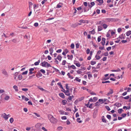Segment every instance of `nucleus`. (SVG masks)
I'll list each match as a JSON object with an SVG mask.
<instances>
[{
	"label": "nucleus",
	"mask_w": 131,
	"mask_h": 131,
	"mask_svg": "<svg viewBox=\"0 0 131 131\" xmlns=\"http://www.w3.org/2000/svg\"><path fill=\"white\" fill-rule=\"evenodd\" d=\"M113 93V89H110V91L107 93V96H109L110 95L112 94Z\"/></svg>",
	"instance_id": "obj_5"
},
{
	"label": "nucleus",
	"mask_w": 131,
	"mask_h": 131,
	"mask_svg": "<svg viewBox=\"0 0 131 131\" xmlns=\"http://www.w3.org/2000/svg\"><path fill=\"white\" fill-rule=\"evenodd\" d=\"M101 36H100L98 37L97 38V41L98 42H100L101 40Z\"/></svg>",
	"instance_id": "obj_38"
},
{
	"label": "nucleus",
	"mask_w": 131,
	"mask_h": 131,
	"mask_svg": "<svg viewBox=\"0 0 131 131\" xmlns=\"http://www.w3.org/2000/svg\"><path fill=\"white\" fill-rule=\"evenodd\" d=\"M62 129V127L61 126H59L58 127V130H60Z\"/></svg>",
	"instance_id": "obj_41"
},
{
	"label": "nucleus",
	"mask_w": 131,
	"mask_h": 131,
	"mask_svg": "<svg viewBox=\"0 0 131 131\" xmlns=\"http://www.w3.org/2000/svg\"><path fill=\"white\" fill-rule=\"evenodd\" d=\"M109 79V78H103L102 79V80L105 81L108 79Z\"/></svg>",
	"instance_id": "obj_36"
},
{
	"label": "nucleus",
	"mask_w": 131,
	"mask_h": 131,
	"mask_svg": "<svg viewBox=\"0 0 131 131\" xmlns=\"http://www.w3.org/2000/svg\"><path fill=\"white\" fill-rule=\"evenodd\" d=\"M79 43H77L76 44V47L77 48H79Z\"/></svg>",
	"instance_id": "obj_60"
},
{
	"label": "nucleus",
	"mask_w": 131,
	"mask_h": 131,
	"mask_svg": "<svg viewBox=\"0 0 131 131\" xmlns=\"http://www.w3.org/2000/svg\"><path fill=\"white\" fill-rule=\"evenodd\" d=\"M96 1L101 4H102L103 3V0H96Z\"/></svg>",
	"instance_id": "obj_30"
},
{
	"label": "nucleus",
	"mask_w": 131,
	"mask_h": 131,
	"mask_svg": "<svg viewBox=\"0 0 131 131\" xmlns=\"http://www.w3.org/2000/svg\"><path fill=\"white\" fill-rule=\"evenodd\" d=\"M57 85H58L60 86V87L62 89H63V88L62 86V85H61L60 82H59L57 83Z\"/></svg>",
	"instance_id": "obj_22"
},
{
	"label": "nucleus",
	"mask_w": 131,
	"mask_h": 131,
	"mask_svg": "<svg viewBox=\"0 0 131 131\" xmlns=\"http://www.w3.org/2000/svg\"><path fill=\"white\" fill-rule=\"evenodd\" d=\"M61 51H62V50L61 49H59V50H57L56 51V52L57 53H59L61 52Z\"/></svg>",
	"instance_id": "obj_59"
},
{
	"label": "nucleus",
	"mask_w": 131,
	"mask_h": 131,
	"mask_svg": "<svg viewBox=\"0 0 131 131\" xmlns=\"http://www.w3.org/2000/svg\"><path fill=\"white\" fill-rule=\"evenodd\" d=\"M95 57L96 58V59L97 60L99 59L100 58V57L99 56H97V55H96Z\"/></svg>",
	"instance_id": "obj_47"
},
{
	"label": "nucleus",
	"mask_w": 131,
	"mask_h": 131,
	"mask_svg": "<svg viewBox=\"0 0 131 131\" xmlns=\"http://www.w3.org/2000/svg\"><path fill=\"white\" fill-rule=\"evenodd\" d=\"M9 97L8 96H6L5 97L4 99L6 101L8 100L9 98Z\"/></svg>",
	"instance_id": "obj_27"
},
{
	"label": "nucleus",
	"mask_w": 131,
	"mask_h": 131,
	"mask_svg": "<svg viewBox=\"0 0 131 131\" xmlns=\"http://www.w3.org/2000/svg\"><path fill=\"white\" fill-rule=\"evenodd\" d=\"M28 73V71H26L25 72H24L22 73V75H25V74H26Z\"/></svg>",
	"instance_id": "obj_40"
},
{
	"label": "nucleus",
	"mask_w": 131,
	"mask_h": 131,
	"mask_svg": "<svg viewBox=\"0 0 131 131\" xmlns=\"http://www.w3.org/2000/svg\"><path fill=\"white\" fill-rule=\"evenodd\" d=\"M18 74V73L17 72H16L15 73V74H14V79L15 80L16 79V77H17Z\"/></svg>",
	"instance_id": "obj_17"
},
{
	"label": "nucleus",
	"mask_w": 131,
	"mask_h": 131,
	"mask_svg": "<svg viewBox=\"0 0 131 131\" xmlns=\"http://www.w3.org/2000/svg\"><path fill=\"white\" fill-rule=\"evenodd\" d=\"M2 71V73L3 74H4L6 76L8 77V73L5 69H3Z\"/></svg>",
	"instance_id": "obj_3"
},
{
	"label": "nucleus",
	"mask_w": 131,
	"mask_h": 131,
	"mask_svg": "<svg viewBox=\"0 0 131 131\" xmlns=\"http://www.w3.org/2000/svg\"><path fill=\"white\" fill-rule=\"evenodd\" d=\"M99 101L100 102H101V104H102L103 103V100L102 99H100L99 100Z\"/></svg>",
	"instance_id": "obj_26"
},
{
	"label": "nucleus",
	"mask_w": 131,
	"mask_h": 131,
	"mask_svg": "<svg viewBox=\"0 0 131 131\" xmlns=\"http://www.w3.org/2000/svg\"><path fill=\"white\" fill-rule=\"evenodd\" d=\"M67 75L68 76L69 78L70 79H72L73 78V77L70 75V74L69 73H68Z\"/></svg>",
	"instance_id": "obj_24"
},
{
	"label": "nucleus",
	"mask_w": 131,
	"mask_h": 131,
	"mask_svg": "<svg viewBox=\"0 0 131 131\" xmlns=\"http://www.w3.org/2000/svg\"><path fill=\"white\" fill-rule=\"evenodd\" d=\"M65 94L66 95L68 96H69L70 95V94L69 93V90H66V92H65Z\"/></svg>",
	"instance_id": "obj_10"
},
{
	"label": "nucleus",
	"mask_w": 131,
	"mask_h": 131,
	"mask_svg": "<svg viewBox=\"0 0 131 131\" xmlns=\"http://www.w3.org/2000/svg\"><path fill=\"white\" fill-rule=\"evenodd\" d=\"M71 68L74 69H76V68L75 67L74 65H71Z\"/></svg>",
	"instance_id": "obj_63"
},
{
	"label": "nucleus",
	"mask_w": 131,
	"mask_h": 131,
	"mask_svg": "<svg viewBox=\"0 0 131 131\" xmlns=\"http://www.w3.org/2000/svg\"><path fill=\"white\" fill-rule=\"evenodd\" d=\"M119 38L121 39H124V36L123 35V34H122L121 35L119 36Z\"/></svg>",
	"instance_id": "obj_42"
},
{
	"label": "nucleus",
	"mask_w": 131,
	"mask_h": 131,
	"mask_svg": "<svg viewBox=\"0 0 131 131\" xmlns=\"http://www.w3.org/2000/svg\"><path fill=\"white\" fill-rule=\"evenodd\" d=\"M7 33H6V34H5V33H3V34L2 35V36L3 37V36L5 37H8L10 36H8L7 35Z\"/></svg>",
	"instance_id": "obj_21"
},
{
	"label": "nucleus",
	"mask_w": 131,
	"mask_h": 131,
	"mask_svg": "<svg viewBox=\"0 0 131 131\" xmlns=\"http://www.w3.org/2000/svg\"><path fill=\"white\" fill-rule=\"evenodd\" d=\"M95 104L96 106H99L100 105V104L98 102L96 103Z\"/></svg>",
	"instance_id": "obj_53"
},
{
	"label": "nucleus",
	"mask_w": 131,
	"mask_h": 131,
	"mask_svg": "<svg viewBox=\"0 0 131 131\" xmlns=\"http://www.w3.org/2000/svg\"><path fill=\"white\" fill-rule=\"evenodd\" d=\"M66 61L65 60H64L62 62V65H64L66 63Z\"/></svg>",
	"instance_id": "obj_39"
},
{
	"label": "nucleus",
	"mask_w": 131,
	"mask_h": 131,
	"mask_svg": "<svg viewBox=\"0 0 131 131\" xmlns=\"http://www.w3.org/2000/svg\"><path fill=\"white\" fill-rule=\"evenodd\" d=\"M67 57L68 58V59H69L70 60H72L73 58V56L72 55H71L70 56L68 55L67 56Z\"/></svg>",
	"instance_id": "obj_13"
},
{
	"label": "nucleus",
	"mask_w": 131,
	"mask_h": 131,
	"mask_svg": "<svg viewBox=\"0 0 131 131\" xmlns=\"http://www.w3.org/2000/svg\"><path fill=\"white\" fill-rule=\"evenodd\" d=\"M126 113H123L122 115V116L123 117H124L126 116Z\"/></svg>",
	"instance_id": "obj_54"
},
{
	"label": "nucleus",
	"mask_w": 131,
	"mask_h": 131,
	"mask_svg": "<svg viewBox=\"0 0 131 131\" xmlns=\"http://www.w3.org/2000/svg\"><path fill=\"white\" fill-rule=\"evenodd\" d=\"M111 49V47H109L106 48V49L107 51H109Z\"/></svg>",
	"instance_id": "obj_61"
},
{
	"label": "nucleus",
	"mask_w": 131,
	"mask_h": 131,
	"mask_svg": "<svg viewBox=\"0 0 131 131\" xmlns=\"http://www.w3.org/2000/svg\"><path fill=\"white\" fill-rule=\"evenodd\" d=\"M40 65L43 67L46 68H48L51 67V66L50 64L48 63V62L45 61H44L43 62H41L40 64Z\"/></svg>",
	"instance_id": "obj_2"
},
{
	"label": "nucleus",
	"mask_w": 131,
	"mask_h": 131,
	"mask_svg": "<svg viewBox=\"0 0 131 131\" xmlns=\"http://www.w3.org/2000/svg\"><path fill=\"white\" fill-rule=\"evenodd\" d=\"M34 114L37 117H39L40 116L39 114L36 113H34Z\"/></svg>",
	"instance_id": "obj_57"
},
{
	"label": "nucleus",
	"mask_w": 131,
	"mask_h": 131,
	"mask_svg": "<svg viewBox=\"0 0 131 131\" xmlns=\"http://www.w3.org/2000/svg\"><path fill=\"white\" fill-rule=\"evenodd\" d=\"M110 82L109 81H102V83H110Z\"/></svg>",
	"instance_id": "obj_44"
},
{
	"label": "nucleus",
	"mask_w": 131,
	"mask_h": 131,
	"mask_svg": "<svg viewBox=\"0 0 131 131\" xmlns=\"http://www.w3.org/2000/svg\"><path fill=\"white\" fill-rule=\"evenodd\" d=\"M78 67H80V64L79 63H76L75 64Z\"/></svg>",
	"instance_id": "obj_43"
},
{
	"label": "nucleus",
	"mask_w": 131,
	"mask_h": 131,
	"mask_svg": "<svg viewBox=\"0 0 131 131\" xmlns=\"http://www.w3.org/2000/svg\"><path fill=\"white\" fill-rule=\"evenodd\" d=\"M102 26L105 29H106L107 27V26L105 24H103L102 25Z\"/></svg>",
	"instance_id": "obj_34"
},
{
	"label": "nucleus",
	"mask_w": 131,
	"mask_h": 131,
	"mask_svg": "<svg viewBox=\"0 0 131 131\" xmlns=\"http://www.w3.org/2000/svg\"><path fill=\"white\" fill-rule=\"evenodd\" d=\"M34 25L35 27H37L38 25V24L37 23H35L34 24Z\"/></svg>",
	"instance_id": "obj_46"
},
{
	"label": "nucleus",
	"mask_w": 131,
	"mask_h": 131,
	"mask_svg": "<svg viewBox=\"0 0 131 131\" xmlns=\"http://www.w3.org/2000/svg\"><path fill=\"white\" fill-rule=\"evenodd\" d=\"M121 71V70L119 68L118 69H117L116 70H112V71H113V72H118V71Z\"/></svg>",
	"instance_id": "obj_28"
},
{
	"label": "nucleus",
	"mask_w": 131,
	"mask_h": 131,
	"mask_svg": "<svg viewBox=\"0 0 131 131\" xmlns=\"http://www.w3.org/2000/svg\"><path fill=\"white\" fill-rule=\"evenodd\" d=\"M67 117L66 116H64L61 117V119H67Z\"/></svg>",
	"instance_id": "obj_49"
},
{
	"label": "nucleus",
	"mask_w": 131,
	"mask_h": 131,
	"mask_svg": "<svg viewBox=\"0 0 131 131\" xmlns=\"http://www.w3.org/2000/svg\"><path fill=\"white\" fill-rule=\"evenodd\" d=\"M40 59L38 61L36 62L35 63H34L35 65V66H37V65H38L39 64V63H40Z\"/></svg>",
	"instance_id": "obj_16"
},
{
	"label": "nucleus",
	"mask_w": 131,
	"mask_h": 131,
	"mask_svg": "<svg viewBox=\"0 0 131 131\" xmlns=\"http://www.w3.org/2000/svg\"><path fill=\"white\" fill-rule=\"evenodd\" d=\"M48 117L50 122L52 123L56 124L58 121V120L51 115H49L48 116Z\"/></svg>",
	"instance_id": "obj_1"
},
{
	"label": "nucleus",
	"mask_w": 131,
	"mask_h": 131,
	"mask_svg": "<svg viewBox=\"0 0 131 131\" xmlns=\"http://www.w3.org/2000/svg\"><path fill=\"white\" fill-rule=\"evenodd\" d=\"M121 104L120 103H115L114 105L116 106L117 107H119L121 106Z\"/></svg>",
	"instance_id": "obj_12"
},
{
	"label": "nucleus",
	"mask_w": 131,
	"mask_h": 131,
	"mask_svg": "<svg viewBox=\"0 0 131 131\" xmlns=\"http://www.w3.org/2000/svg\"><path fill=\"white\" fill-rule=\"evenodd\" d=\"M106 117L107 118L109 119L110 120L111 119V115H107Z\"/></svg>",
	"instance_id": "obj_37"
},
{
	"label": "nucleus",
	"mask_w": 131,
	"mask_h": 131,
	"mask_svg": "<svg viewBox=\"0 0 131 131\" xmlns=\"http://www.w3.org/2000/svg\"><path fill=\"white\" fill-rule=\"evenodd\" d=\"M13 88L17 92L18 91V87L16 85H14L13 86Z\"/></svg>",
	"instance_id": "obj_14"
},
{
	"label": "nucleus",
	"mask_w": 131,
	"mask_h": 131,
	"mask_svg": "<svg viewBox=\"0 0 131 131\" xmlns=\"http://www.w3.org/2000/svg\"><path fill=\"white\" fill-rule=\"evenodd\" d=\"M49 51L50 52H53V49L52 48H50L49 49Z\"/></svg>",
	"instance_id": "obj_51"
},
{
	"label": "nucleus",
	"mask_w": 131,
	"mask_h": 131,
	"mask_svg": "<svg viewBox=\"0 0 131 131\" xmlns=\"http://www.w3.org/2000/svg\"><path fill=\"white\" fill-rule=\"evenodd\" d=\"M129 98V96H127L126 97H124V99L126 100L128 99Z\"/></svg>",
	"instance_id": "obj_56"
},
{
	"label": "nucleus",
	"mask_w": 131,
	"mask_h": 131,
	"mask_svg": "<svg viewBox=\"0 0 131 131\" xmlns=\"http://www.w3.org/2000/svg\"><path fill=\"white\" fill-rule=\"evenodd\" d=\"M59 95L63 99H64L65 98L64 95L63 93H59Z\"/></svg>",
	"instance_id": "obj_8"
},
{
	"label": "nucleus",
	"mask_w": 131,
	"mask_h": 131,
	"mask_svg": "<svg viewBox=\"0 0 131 131\" xmlns=\"http://www.w3.org/2000/svg\"><path fill=\"white\" fill-rule=\"evenodd\" d=\"M9 121L10 123H12L14 121V119L13 118H11L9 119Z\"/></svg>",
	"instance_id": "obj_29"
},
{
	"label": "nucleus",
	"mask_w": 131,
	"mask_h": 131,
	"mask_svg": "<svg viewBox=\"0 0 131 131\" xmlns=\"http://www.w3.org/2000/svg\"><path fill=\"white\" fill-rule=\"evenodd\" d=\"M18 79L19 80H21L22 79V75L21 74L19 75L18 77Z\"/></svg>",
	"instance_id": "obj_25"
},
{
	"label": "nucleus",
	"mask_w": 131,
	"mask_h": 131,
	"mask_svg": "<svg viewBox=\"0 0 131 131\" xmlns=\"http://www.w3.org/2000/svg\"><path fill=\"white\" fill-rule=\"evenodd\" d=\"M96 63V61H91V64L92 65H93Z\"/></svg>",
	"instance_id": "obj_31"
},
{
	"label": "nucleus",
	"mask_w": 131,
	"mask_h": 131,
	"mask_svg": "<svg viewBox=\"0 0 131 131\" xmlns=\"http://www.w3.org/2000/svg\"><path fill=\"white\" fill-rule=\"evenodd\" d=\"M123 111V110L122 108H120L118 110V113L120 114Z\"/></svg>",
	"instance_id": "obj_18"
},
{
	"label": "nucleus",
	"mask_w": 131,
	"mask_h": 131,
	"mask_svg": "<svg viewBox=\"0 0 131 131\" xmlns=\"http://www.w3.org/2000/svg\"><path fill=\"white\" fill-rule=\"evenodd\" d=\"M62 6V3H60L58 4L57 5V6L56 7L57 8H59L60 7H61Z\"/></svg>",
	"instance_id": "obj_9"
},
{
	"label": "nucleus",
	"mask_w": 131,
	"mask_h": 131,
	"mask_svg": "<svg viewBox=\"0 0 131 131\" xmlns=\"http://www.w3.org/2000/svg\"><path fill=\"white\" fill-rule=\"evenodd\" d=\"M102 29V26L101 25L98 26V31H100Z\"/></svg>",
	"instance_id": "obj_15"
},
{
	"label": "nucleus",
	"mask_w": 131,
	"mask_h": 131,
	"mask_svg": "<svg viewBox=\"0 0 131 131\" xmlns=\"http://www.w3.org/2000/svg\"><path fill=\"white\" fill-rule=\"evenodd\" d=\"M61 59H62L60 55H59L56 58H54V60H56V59H57L58 60H59V61H60L61 60Z\"/></svg>",
	"instance_id": "obj_11"
},
{
	"label": "nucleus",
	"mask_w": 131,
	"mask_h": 131,
	"mask_svg": "<svg viewBox=\"0 0 131 131\" xmlns=\"http://www.w3.org/2000/svg\"><path fill=\"white\" fill-rule=\"evenodd\" d=\"M22 90L23 91L26 92L28 90V89L27 88H22Z\"/></svg>",
	"instance_id": "obj_45"
},
{
	"label": "nucleus",
	"mask_w": 131,
	"mask_h": 131,
	"mask_svg": "<svg viewBox=\"0 0 131 131\" xmlns=\"http://www.w3.org/2000/svg\"><path fill=\"white\" fill-rule=\"evenodd\" d=\"M42 76V74L40 72H38L36 74V76L38 78H39Z\"/></svg>",
	"instance_id": "obj_7"
},
{
	"label": "nucleus",
	"mask_w": 131,
	"mask_h": 131,
	"mask_svg": "<svg viewBox=\"0 0 131 131\" xmlns=\"http://www.w3.org/2000/svg\"><path fill=\"white\" fill-rule=\"evenodd\" d=\"M102 121L103 122L105 123H106V119H105L104 118H103L102 119Z\"/></svg>",
	"instance_id": "obj_52"
},
{
	"label": "nucleus",
	"mask_w": 131,
	"mask_h": 131,
	"mask_svg": "<svg viewBox=\"0 0 131 131\" xmlns=\"http://www.w3.org/2000/svg\"><path fill=\"white\" fill-rule=\"evenodd\" d=\"M79 22L80 23H85V21L84 20H81L79 21Z\"/></svg>",
	"instance_id": "obj_48"
},
{
	"label": "nucleus",
	"mask_w": 131,
	"mask_h": 131,
	"mask_svg": "<svg viewBox=\"0 0 131 131\" xmlns=\"http://www.w3.org/2000/svg\"><path fill=\"white\" fill-rule=\"evenodd\" d=\"M105 40L106 39L105 38H102L101 42L102 45L104 46L105 45Z\"/></svg>",
	"instance_id": "obj_6"
},
{
	"label": "nucleus",
	"mask_w": 131,
	"mask_h": 131,
	"mask_svg": "<svg viewBox=\"0 0 131 131\" xmlns=\"http://www.w3.org/2000/svg\"><path fill=\"white\" fill-rule=\"evenodd\" d=\"M105 108L108 111H110L111 110L110 107L108 106H105Z\"/></svg>",
	"instance_id": "obj_32"
},
{
	"label": "nucleus",
	"mask_w": 131,
	"mask_h": 131,
	"mask_svg": "<svg viewBox=\"0 0 131 131\" xmlns=\"http://www.w3.org/2000/svg\"><path fill=\"white\" fill-rule=\"evenodd\" d=\"M75 80L79 82H80L81 80L80 79H79L77 77H76Z\"/></svg>",
	"instance_id": "obj_33"
},
{
	"label": "nucleus",
	"mask_w": 131,
	"mask_h": 131,
	"mask_svg": "<svg viewBox=\"0 0 131 131\" xmlns=\"http://www.w3.org/2000/svg\"><path fill=\"white\" fill-rule=\"evenodd\" d=\"M29 8H30V6H31L33 5L32 3L31 2H29Z\"/></svg>",
	"instance_id": "obj_58"
},
{
	"label": "nucleus",
	"mask_w": 131,
	"mask_h": 131,
	"mask_svg": "<svg viewBox=\"0 0 131 131\" xmlns=\"http://www.w3.org/2000/svg\"><path fill=\"white\" fill-rule=\"evenodd\" d=\"M90 52V50L89 49H88L86 50L87 54H89Z\"/></svg>",
	"instance_id": "obj_55"
},
{
	"label": "nucleus",
	"mask_w": 131,
	"mask_h": 131,
	"mask_svg": "<svg viewBox=\"0 0 131 131\" xmlns=\"http://www.w3.org/2000/svg\"><path fill=\"white\" fill-rule=\"evenodd\" d=\"M70 47L72 49H73L74 48V44L73 43H72Z\"/></svg>",
	"instance_id": "obj_50"
},
{
	"label": "nucleus",
	"mask_w": 131,
	"mask_h": 131,
	"mask_svg": "<svg viewBox=\"0 0 131 131\" xmlns=\"http://www.w3.org/2000/svg\"><path fill=\"white\" fill-rule=\"evenodd\" d=\"M42 129L44 131H47V130L44 127H42Z\"/></svg>",
	"instance_id": "obj_64"
},
{
	"label": "nucleus",
	"mask_w": 131,
	"mask_h": 131,
	"mask_svg": "<svg viewBox=\"0 0 131 131\" xmlns=\"http://www.w3.org/2000/svg\"><path fill=\"white\" fill-rule=\"evenodd\" d=\"M40 71L43 74H44L45 73V71L44 70L42 69H41Z\"/></svg>",
	"instance_id": "obj_35"
},
{
	"label": "nucleus",
	"mask_w": 131,
	"mask_h": 131,
	"mask_svg": "<svg viewBox=\"0 0 131 131\" xmlns=\"http://www.w3.org/2000/svg\"><path fill=\"white\" fill-rule=\"evenodd\" d=\"M34 70V68H31L29 70V71H30V72H29V73L30 74H32L33 73V72H32Z\"/></svg>",
	"instance_id": "obj_20"
},
{
	"label": "nucleus",
	"mask_w": 131,
	"mask_h": 131,
	"mask_svg": "<svg viewBox=\"0 0 131 131\" xmlns=\"http://www.w3.org/2000/svg\"><path fill=\"white\" fill-rule=\"evenodd\" d=\"M80 118H77V122H78L79 123H81L82 122V121L80 120Z\"/></svg>",
	"instance_id": "obj_23"
},
{
	"label": "nucleus",
	"mask_w": 131,
	"mask_h": 131,
	"mask_svg": "<svg viewBox=\"0 0 131 131\" xmlns=\"http://www.w3.org/2000/svg\"><path fill=\"white\" fill-rule=\"evenodd\" d=\"M107 59V57H104L102 59L103 61H105Z\"/></svg>",
	"instance_id": "obj_62"
},
{
	"label": "nucleus",
	"mask_w": 131,
	"mask_h": 131,
	"mask_svg": "<svg viewBox=\"0 0 131 131\" xmlns=\"http://www.w3.org/2000/svg\"><path fill=\"white\" fill-rule=\"evenodd\" d=\"M67 101L65 100H63L62 102V104L64 105H65L67 104Z\"/></svg>",
	"instance_id": "obj_19"
},
{
	"label": "nucleus",
	"mask_w": 131,
	"mask_h": 131,
	"mask_svg": "<svg viewBox=\"0 0 131 131\" xmlns=\"http://www.w3.org/2000/svg\"><path fill=\"white\" fill-rule=\"evenodd\" d=\"M1 116L4 119H5L6 120H7L8 119V117L7 116L5 113L2 114Z\"/></svg>",
	"instance_id": "obj_4"
}]
</instances>
